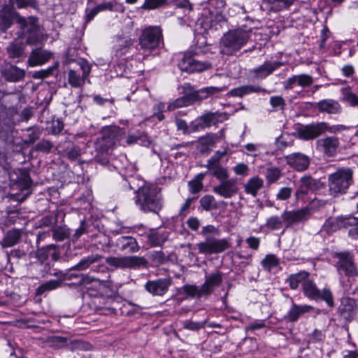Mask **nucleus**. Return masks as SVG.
<instances>
[{
	"label": "nucleus",
	"mask_w": 358,
	"mask_h": 358,
	"mask_svg": "<svg viewBox=\"0 0 358 358\" xmlns=\"http://www.w3.org/2000/svg\"><path fill=\"white\" fill-rule=\"evenodd\" d=\"M136 203L144 212L157 213L162 208L160 189L152 185H145L136 190Z\"/></svg>",
	"instance_id": "obj_1"
},
{
	"label": "nucleus",
	"mask_w": 358,
	"mask_h": 358,
	"mask_svg": "<svg viewBox=\"0 0 358 358\" xmlns=\"http://www.w3.org/2000/svg\"><path fill=\"white\" fill-rule=\"evenodd\" d=\"M102 137L96 143L98 154L96 157L99 159L101 156L108 155L115 147L119 145L125 135L123 129L117 126H108L101 130Z\"/></svg>",
	"instance_id": "obj_2"
},
{
	"label": "nucleus",
	"mask_w": 358,
	"mask_h": 358,
	"mask_svg": "<svg viewBox=\"0 0 358 358\" xmlns=\"http://www.w3.org/2000/svg\"><path fill=\"white\" fill-rule=\"evenodd\" d=\"M353 170L350 167H341L328 176L329 192L334 196L344 194L353 183Z\"/></svg>",
	"instance_id": "obj_3"
},
{
	"label": "nucleus",
	"mask_w": 358,
	"mask_h": 358,
	"mask_svg": "<svg viewBox=\"0 0 358 358\" xmlns=\"http://www.w3.org/2000/svg\"><path fill=\"white\" fill-rule=\"evenodd\" d=\"M249 33L242 29L229 31L220 39V52L232 55L239 50L248 41Z\"/></svg>",
	"instance_id": "obj_4"
},
{
	"label": "nucleus",
	"mask_w": 358,
	"mask_h": 358,
	"mask_svg": "<svg viewBox=\"0 0 358 358\" xmlns=\"http://www.w3.org/2000/svg\"><path fill=\"white\" fill-rule=\"evenodd\" d=\"M17 23L22 30V34L26 37V43L27 44L36 45L43 39L37 18L34 17L28 18L18 17L17 18Z\"/></svg>",
	"instance_id": "obj_5"
},
{
	"label": "nucleus",
	"mask_w": 358,
	"mask_h": 358,
	"mask_svg": "<svg viewBox=\"0 0 358 358\" xmlns=\"http://www.w3.org/2000/svg\"><path fill=\"white\" fill-rule=\"evenodd\" d=\"M106 264L115 269H138L147 267L148 262L144 257L120 256L108 257L105 259Z\"/></svg>",
	"instance_id": "obj_6"
},
{
	"label": "nucleus",
	"mask_w": 358,
	"mask_h": 358,
	"mask_svg": "<svg viewBox=\"0 0 358 358\" xmlns=\"http://www.w3.org/2000/svg\"><path fill=\"white\" fill-rule=\"evenodd\" d=\"M163 41L162 30L158 26L145 28L139 37V45L144 50L151 51L159 46Z\"/></svg>",
	"instance_id": "obj_7"
},
{
	"label": "nucleus",
	"mask_w": 358,
	"mask_h": 358,
	"mask_svg": "<svg viewBox=\"0 0 358 358\" xmlns=\"http://www.w3.org/2000/svg\"><path fill=\"white\" fill-rule=\"evenodd\" d=\"M357 223L356 217L352 215H341L327 219L322 224L320 233L331 235L341 229L352 228Z\"/></svg>",
	"instance_id": "obj_8"
},
{
	"label": "nucleus",
	"mask_w": 358,
	"mask_h": 358,
	"mask_svg": "<svg viewBox=\"0 0 358 358\" xmlns=\"http://www.w3.org/2000/svg\"><path fill=\"white\" fill-rule=\"evenodd\" d=\"M303 294L311 300H323L330 307L334 306L333 294L328 288H324L321 292L315 283L309 278L304 282L302 287Z\"/></svg>",
	"instance_id": "obj_9"
},
{
	"label": "nucleus",
	"mask_w": 358,
	"mask_h": 358,
	"mask_svg": "<svg viewBox=\"0 0 358 358\" xmlns=\"http://www.w3.org/2000/svg\"><path fill=\"white\" fill-rule=\"evenodd\" d=\"M199 253L205 255L219 254L231 247L229 241L226 238L207 237L205 241L196 245Z\"/></svg>",
	"instance_id": "obj_10"
},
{
	"label": "nucleus",
	"mask_w": 358,
	"mask_h": 358,
	"mask_svg": "<svg viewBox=\"0 0 358 358\" xmlns=\"http://www.w3.org/2000/svg\"><path fill=\"white\" fill-rule=\"evenodd\" d=\"M227 119L225 113L220 112H206L191 122V131H198L215 125Z\"/></svg>",
	"instance_id": "obj_11"
},
{
	"label": "nucleus",
	"mask_w": 358,
	"mask_h": 358,
	"mask_svg": "<svg viewBox=\"0 0 358 358\" xmlns=\"http://www.w3.org/2000/svg\"><path fill=\"white\" fill-rule=\"evenodd\" d=\"M79 66V71L70 69L68 72V82L74 88L83 86L91 72V64L88 62L82 60Z\"/></svg>",
	"instance_id": "obj_12"
},
{
	"label": "nucleus",
	"mask_w": 358,
	"mask_h": 358,
	"mask_svg": "<svg viewBox=\"0 0 358 358\" xmlns=\"http://www.w3.org/2000/svg\"><path fill=\"white\" fill-rule=\"evenodd\" d=\"M336 267L339 272H343L348 277H358V270L355 264L354 256L349 252L336 254Z\"/></svg>",
	"instance_id": "obj_13"
},
{
	"label": "nucleus",
	"mask_w": 358,
	"mask_h": 358,
	"mask_svg": "<svg viewBox=\"0 0 358 358\" xmlns=\"http://www.w3.org/2000/svg\"><path fill=\"white\" fill-rule=\"evenodd\" d=\"M178 67L182 71L192 73L210 69L212 67V64L208 62L196 60L191 55L185 53L180 60Z\"/></svg>",
	"instance_id": "obj_14"
},
{
	"label": "nucleus",
	"mask_w": 358,
	"mask_h": 358,
	"mask_svg": "<svg viewBox=\"0 0 358 358\" xmlns=\"http://www.w3.org/2000/svg\"><path fill=\"white\" fill-rule=\"evenodd\" d=\"M327 122H318L301 127L298 130V135L301 139L305 141L313 140L324 134Z\"/></svg>",
	"instance_id": "obj_15"
},
{
	"label": "nucleus",
	"mask_w": 358,
	"mask_h": 358,
	"mask_svg": "<svg viewBox=\"0 0 358 358\" xmlns=\"http://www.w3.org/2000/svg\"><path fill=\"white\" fill-rule=\"evenodd\" d=\"M213 191L225 199L231 198L238 192L237 180L235 178H227L222 180L218 185L213 187Z\"/></svg>",
	"instance_id": "obj_16"
},
{
	"label": "nucleus",
	"mask_w": 358,
	"mask_h": 358,
	"mask_svg": "<svg viewBox=\"0 0 358 358\" xmlns=\"http://www.w3.org/2000/svg\"><path fill=\"white\" fill-rule=\"evenodd\" d=\"M172 280L170 278L149 280L145 285V289L152 296H164L169 289Z\"/></svg>",
	"instance_id": "obj_17"
},
{
	"label": "nucleus",
	"mask_w": 358,
	"mask_h": 358,
	"mask_svg": "<svg viewBox=\"0 0 358 358\" xmlns=\"http://www.w3.org/2000/svg\"><path fill=\"white\" fill-rule=\"evenodd\" d=\"M310 210L303 208L296 210H285L282 213V218L287 226L307 221L310 217Z\"/></svg>",
	"instance_id": "obj_18"
},
{
	"label": "nucleus",
	"mask_w": 358,
	"mask_h": 358,
	"mask_svg": "<svg viewBox=\"0 0 358 358\" xmlns=\"http://www.w3.org/2000/svg\"><path fill=\"white\" fill-rule=\"evenodd\" d=\"M323 153L329 157H334L340 147V140L336 136H325L317 141Z\"/></svg>",
	"instance_id": "obj_19"
},
{
	"label": "nucleus",
	"mask_w": 358,
	"mask_h": 358,
	"mask_svg": "<svg viewBox=\"0 0 358 358\" xmlns=\"http://www.w3.org/2000/svg\"><path fill=\"white\" fill-rule=\"evenodd\" d=\"M108 245H115L120 251L127 253L136 252L139 250L138 243L132 236H120L114 243L109 241Z\"/></svg>",
	"instance_id": "obj_20"
},
{
	"label": "nucleus",
	"mask_w": 358,
	"mask_h": 358,
	"mask_svg": "<svg viewBox=\"0 0 358 358\" xmlns=\"http://www.w3.org/2000/svg\"><path fill=\"white\" fill-rule=\"evenodd\" d=\"M287 164L299 171L308 169L310 159L307 155L301 152H294L285 157Z\"/></svg>",
	"instance_id": "obj_21"
},
{
	"label": "nucleus",
	"mask_w": 358,
	"mask_h": 358,
	"mask_svg": "<svg viewBox=\"0 0 358 358\" xmlns=\"http://www.w3.org/2000/svg\"><path fill=\"white\" fill-rule=\"evenodd\" d=\"M52 53L41 48H37L31 50L27 64L29 66H41L50 59Z\"/></svg>",
	"instance_id": "obj_22"
},
{
	"label": "nucleus",
	"mask_w": 358,
	"mask_h": 358,
	"mask_svg": "<svg viewBox=\"0 0 358 358\" xmlns=\"http://www.w3.org/2000/svg\"><path fill=\"white\" fill-rule=\"evenodd\" d=\"M282 65L280 62H265L262 65L250 70V73H253L256 78L264 79Z\"/></svg>",
	"instance_id": "obj_23"
},
{
	"label": "nucleus",
	"mask_w": 358,
	"mask_h": 358,
	"mask_svg": "<svg viewBox=\"0 0 358 358\" xmlns=\"http://www.w3.org/2000/svg\"><path fill=\"white\" fill-rule=\"evenodd\" d=\"M11 180L15 181L22 189H27L31 185L29 173L24 169H17L10 173Z\"/></svg>",
	"instance_id": "obj_24"
},
{
	"label": "nucleus",
	"mask_w": 358,
	"mask_h": 358,
	"mask_svg": "<svg viewBox=\"0 0 358 358\" xmlns=\"http://www.w3.org/2000/svg\"><path fill=\"white\" fill-rule=\"evenodd\" d=\"M222 282V273L217 271L215 273L206 275L205 282L202 285L203 293H205L208 296L213 292L214 289L220 286Z\"/></svg>",
	"instance_id": "obj_25"
},
{
	"label": "nucleus",
	"mask_w": 358,
	"mask_h": 358,
	"mask_svg": "<svg viewBox=\"0 0 358 358\" xmlns=\"http://www.w3.org/2000/svg\"><path fill=\"white\" fill-rule=\"evenodd\" d=\"M22 236V231L21 229L13 228L8 230L0 241V245L3 249L13 247L20 243Z\"/></svg>",
	"instance_id": "obj_26"
},
{
	"label": "nucleus",
	"mask_w": 358,
	"mask_h": 358,
	"mask_svg": "<svg viewBox=\"0 0 358 358\" xmlns=\"http://www.w3.org/2000/svg\"><path fill=\"white\" fill-rule=\"evenodd\" d=\"M313 310V307L309 305H296L293 303L285 316L286 320L290 322H296L301 316Z\"/></svg>",
	"instance_id": "obj_27"
},
{
	"label": "nucleus",
	"mask_w": 358,
	"mask_h": 358,
	"mask_svg": "<svg viewBox=\"0 0 358 358\" xmlns=\"http://www.w3.org/2000/svg\"><path fill=\"white\" fill-rule=\"evenodd\" d=\"M2 74L7 81L17 83L24 78L25 71L16 66L10 65L3 71Z\"/></svg>",
	"instance_id": "obj_28"
},
{
	"label": "nucleus",
	"mask_w": 358,
	"mask_h": 358,
	"mask_svg": "<svg viewBox=\"0 0 358 358\" xmlns=\"http://www.w3.org/2000/svg\"><path fill=\"white\" fill-rule=\"evenodd\" d=\"M319 111L328 114H338L341 112V107L338 102L333 99H324L317 103Z\"/></svg>",
	"instance_id": "obj_29"
},
{
	"label": "nucleus",
	"mask_w": 358,
	"mask_h": 358,
	"mask_svg": "<svg viewBox=\"0 0 358 358\" xmlns=\"http://www.w3.org/2000/svg\"><path fill=\"white\" fill-rule=\"evenodd\" d=\"M24 45L18 41L10 43L6 48L8 57L19 61L24 55Z\"/></svg>",
	"instance_id": "obj_30"
},
{
	"label": "nucleus",
	"mask_w": 358,
	"mask_h": 358,
	"mask_svg": "<svg viewBox=\"0 0 358 358\" xmlns=\"http://www.w3.org/2000/svg\"><path fill=\"white\" fill-rule=\"evenodd\" d=\"M310 273L308 272L303 271L297 273L291 274L286 280V282L289 283L291 289H296L300 284L303 287L304 282L308 279Z\"/></svg>",
	"instance_id": "obj_31"
},
{
	"label": "nucleus",
	"mask_w": 358,
	"mask_h": 358,
	"mask_svg": "<svg viewBox=\"0 0 358 358\" xmlns=\"http://www.w3.org/2000/svg\"><path fill=\"white\" fill-rule=\"evenodd\" d=\"M204 166L208 169L210 175H211L213 177H215L220 182L225 179H227L229 177V174L227 169L221 166L220 164H206L204 165Z\"/></svg>",
	"instance_id": "obj_32"
},
{
	"label": "nucleus",
	"mask_w": 358,
	"mask_h": 358,
	"mask_svg": "<svg viewBox=\"0 0 358 358\" xmlns=\"http://www.w3.org/2000/svg\"><path fill=\"white\" fill-rule=\"evenodd\" d=\"M263 91H264V90L262 89L259 85H243L239 87L231 90L230 91V94L232 96L243 97V96L247 94H250L252 93H259Z\"/></svg>",
	"instance_id": "obj_33"
},
{
	"label": "nucleus",
	"mask_w": 358,
	"mask_h": 358,
	"mask_svg": "<svg viewBox=\"0 0 358 358\" xmlns=\"http://www.w3.org/2000/svg\"><path fill=\"white\" fill-rule=\"evenodd\" d=\"M102 259V256L98 254L91 255L82 259L72 269L84 271L90 268L92 264L98 262Z\"/></svg>",
	"instance_id": "obj_34"
},
{
	"label": "nucleus",
	"mask_w": 358,
	"mask_h": 358,
	"mask_svg": "<svg viewBox=\"0 0 358 358\" xmlns=\"http://www.w3.org/2000/svg\"><path fill=\"white\" fill-rule=\"evenodd\" d=\"M294 0H263L264 4L270 6L269 10L277 12L289 7Z\"/></svg>",
	"instance_id": "obj_35"
},
{
	"label": "nucleus",
	"mask_w": 358,
	"mask_h": 358,
	"mask_svg": "<svg viewBox=\"0 0 358 358\" xmlns=\"http://www.w3.org/2000/svg\"><path fill=\"white\" fill-rule=\"evenodd\" d=\"M262 186L263 180L258 177H254L249 180V181L245 185V189L248 194H250L253 196H255Z\"/></svg>",
	"instance_id": "obj_36"
},
{
	"label": "nucleus",
	"mask_w": 358,
	"mask_h": 358,
	"mask_svg": "<svg viewBox=\"0 0 358 358\" xmlns=\"http://www.w3.org/2000/svg\"><path fill=\"white\" fill-rule=\"evenodd\" d=\"M191 94L189 93L182 97L176 99L173 103H171L167 108L169 110H173L178 108L186 107L193 104Z\"/></svg>",
	"instance_id": "obj_37"
},
{
	"label": "nucleus",
	"mask_w": 358,
	"mask_h": 358,
	"mask_svg": "<svg viewBox=\"0 0 358 358\" xmlns=\"http://www.w3.org/2000/svg\"><path fill=\"white\" fill-rule=\"evenodd\" d=\"M62 281L59 280H48L43 284H41L37 289H36V294L37 295H42L46 292L52 291L57 287H59L61 285Z\"/></svg>",
	"instance_id": "obj_38"
},
{
	"label": "nucleus",
	"mask_w": 358,
	"mask_h": 358,
	"mask_svg": "<svg viewBox=\"0 0 358 358\" xmlns=\"http://www.w3.org/2000/svg\"><path fill=\"white\" fill-rule=\"evenodd\" d=\"M184 292L191 297L201 299L203 296H208L207 294L203 293V287H197L196 285H186L183 287Z\"/></svg>",
	"instance_id": "obj_39"
},
{
	"label": "nucleus",
	"mask_w": 358,
	"mask_h": 358,
	"mask_svg": "<svg viewBox=\"0 0 358 358\" xmlns=\"http://www.w3.org/2000/svg\"><path fill=\"white\" fill-rule=\"evenodd\" d=\"M300 182L309 192H314L320 188L319 181L310 176L302 177Z\"/></svg>",
	"instance_id": "obj_40"
},
{
	"label": "nucleus",
	"mask_w": 358,
	"mask_h": 358,
	"mask_svg": "<svg viewBox=\"0 0 358 358\" xmlns=\"http://www.w3.org/2000/svg\"><path fill=\"white\" fill-rule=\"evenodd\" d=\"M201 206L206 211H210L217 208L215 199L213 195H205L199 201Z\"/></svg>",
	"instance_id": "obj_41"
},
{
	"label": "nucleus",
	"mask_w": 358,
	"mask_h": 358,
	"mask_svg": "<svg viewBox=\"0 0 358 358\" xmlns=\"http://www.w3.org/2000/svg\"><path fill=\"white\" fill-rule=\"evenodd\" d=\"M279 264L278 258L274 255H267L262 261V266L267 271H271Z\"/></svg>",
	"instance_id": "obj_42"
},
{
	"label": "nucleus",
	"mask_w": 358,
	"mask_h": 358,
	"mask_svg": "<svg viewBox=\"0 0 358 358\" xmlns=\"http://www.w3.org/2000/svg\"><path fill=\"white\" fill-rule=\"evenodd\" d=\"M282 176L280 169L277 167H269L266 171V179L268 184H272L278 181Z\"/></svg>",
	"instance_id": "obj_43"
},
{
	"label": "nucleus",
	"mask_w": 358,
	"mask_h": 358,
	"mask_svg": "<svg viewBox=\"0 0 358 358\" xmlns=\"http://www.w3.org/2000/svg\"><path fill=\"white\" fill-rule=\"evenodd\" d=\"M342 95L343 101L350 106H358V96L349 89H343Z\"/></svg>",
	"instance_id": "obj_44"
},
{
	"label": "nucleus",
	"mask_w": 358,
	"mask_h": 358,
	"mask_svg": "<svg viewBox=\"0 0 358 358\" xmlns=\"http://www.w3.org/2000/svg\"><path fill=\"white\" fill-rule=\"evenodd\" d=\"M283 219L278 216H271L267 219L266 227L271 230H279L282 228Z\"/></svg>",
	"instance_id": "obj_45"
},
{
	"label": "nucleus",
	"mask_w": 358,
	"mask_h": 358,
	"mask_svg": "<svg viewBox=\"0 0 358 358\" xmlns=\"http://www.w3.org/2000/svg\"><path fill=\"white\" fill-rule=\"evenodd\" d=\"M52 236L57 241H62L69 238L70 231L67 228L57 227L52 229Z\"/></svg>",
	"instance_id": "obj_46"
},
{
	"label": "nucleus",
	"mask_w": 358,
	"mask_h": 358,
	"mask_svg": "<svg viewBox=\"0 0 358 358\" xmlns=\"http://www.w3.org/2000/svg\"><path fill=\"white\" fill-rule=\"evenodd\" d=\"M58 67V63H56L54 66H50L46 69H42L40 71H35L33 73L32 77L34 79H44L49 77L53 73V71Z\"/></svg>",
	"instance_id": "obj_47"
},
{
	"label": "nucleus",
	"mask_w": 358,
	"mask_h": 358,
	"mask_svg": "<svg viewBox=\"0 0 358 358\" xmlns=\"http://www.w3.org/2000/svg\"><path fill=\"white\" fill-rule=\"evenodd\" d=\"M149 257L156 265L164 264L168 260L162 251H153L149 254Z\"/></svg>",
	"instance_id": "obj_48"
},
{
	"label": "nucleus",
	"mask_w": 358,
	"mask_h": 358,
	"mask_svg": "<svg viewBox=\"0 0 358 358\" xmlns=\"http://www.w3.org/2000/svg\"><path fill=\"white\" fill-rule=\"evenodd\" d=\"M200 234L207 238V237H213V236H220V230L213 225L208 224L203 227Z\"/></svg>",
	"instance_id": "obj_49"
},
{
	"label": "nucleus",
	"mask_w": 358,
	"mask_h": 358,
	"mask_svg": "<svg viewBox=\"0 0 358 358\" xmlns=\"http://www.w3.org/2000/svg\"><path fill=\"white\" fill-rule=\"evenodd\" d=\"M50 345L55 348H62L67 343V338L62 336H51L48 339Z\"/></svg>",
	"instance_id": "obj_50"
},
{
	"label": "nucleus",
	"mask_w": 358,
	"mask_h": 358,
	"mask_svg": "<svg viewBox=\"0 0 358 358\" xmlns=\"http://www.w3.org/2000/svg\"><path fill=\"white\" fill-rule=\"evenodd\" d=\"M190 94L192 98L193 103H195L196 101H200L210 96V94L208 93L207 87H204L199 90L192 92Z\"/></svg>",
	"instance_id": "obj_51"
},
{
	"label": "nucleus",
	"mask_w": 358,
	"mask_h": 358,
	"mask_svg": "<svg viewBox=\"0 0 358 358\" xmlns=\"http://www.w3.org/2000/svg\"><path fill=\"white\" fill-rule=\"evenodd\" d=\"M206 321L203 322H194L192 320H185L182 323V326L185 329L190 331H198L202 328H204Z\"/></svg>",
	"instance_id": "obj_52"
},
{
	"label": "nucleus",
	"mask_w": 358,
	"mask_h": 358,
	"mask_svg": "<svg viewBox=\"0 0 358 358\" xmlns=\"http://www.w3.org/2000/svg\"><path fill=\"white\" fill-rule=\"evenodd\" d=\"M53 148V144L48 140L42 139L36 145L35 150L36 151L49 153L52 148Z\"/></svg>",
	"instance_id": "obj_53"
},
{
	"label": "nucleus",
	"mask_w": 358,
	"mask_h": 358,
	"mask_svg": "<svg viewBox=\"0 0 358 358\" xmlns=\"http://www.w3.org/2000/svg\"><path fill=\"white\" fill-rule=\"evenodd\" d=\"M29 257H34L36 259V262H34V266L36 267V264L38 263H48V254L46 251L44 250H38L36 253L30 252L29 254Z\"/></svg>",
	"instance_id": "obj_54"
},
{
	"label": "nucleus",
	"mask_w": 358,
	"mask_h": 358,
	"mask_svg": "<svg viewBox=\"0 0 358 358\" xmlns=\"http://www.w3.org/2000/svg\"><path fill=\"white\" fill-rule=\"evenodd\" d=\"M89 226L85 220L80 222L79 227L75 231V233L72 236L73 241H77L83 234L87 232Z\"/></svg>",
	"instance_id": "obj_55"
},
{
	"label": "nucleus",
	"mask_w": 358,
	"mask_h": 358,
	"mask_svg": "<svg viewBox=\"0 0 358 358\" xmlns=\"http://www.w3.org/2000/svg\"><path fill=\"white\" fill-rule=\"evenodd\" d=\"M217 138L216 135L208 134L206 136L199 138V142L202 145L210 146L213 145L216 142Z\"/></svg>",
	"instance_id": "obj_56"
},
{
	"label": "nucleus",
	"mask_w": 358,
	"mask_h": 358,
	"mask_svg": "<svg viewBox=\"0 0 358 358\" xmlns=\"http://www.w3.org/2000/svg\"><path fill=\"white\" fill-rule=\"evenodd\" d=\"M148 241L152 246H158L164 242L163 237L158 233H152L149 234Z\"/></svg>",
	"instance_id": "obj_57"
},
{
	"label": "nucleus",
	"mask_w": 358,
	"mask_h": 358,
	"mask_svg": "<svg viewBox=\"0 0 358 358\" xmlns=\"http://www.w3.org/2000/svg\"><path fill=\"white\" fill-rule=\"evenodd\" d=\"M166 2V0H145L143 8L145 9H155Z\"/></svg>",
	"instance_id": "obj_58"
},
{
	"label": "nucleus",
	"mask_w": 358,
	"mask_h": 358,
	"mask_svg": "<svg viewBox=\"0 0 358 358\" xmlns=\"http://www.w3.org/2000/svg\"><path fill=\"white\" fill-rule=\"evenodd\" d=\"M176 124L177 127V129L179 131H182L184 134H187L192 132L191 131V124L189 125V129L187 122L182 119L176 117Z\"/></svg>",
	"instance_id": "obj_59"
},
{
	"label": "nucleus",
	"mask_w": 358,
	"mask_h": 358,
	"mask_svg": "<svg viewBox=\"0 0 358 358\" xmlns=\"http://www.w3.org/2000/svg\"><path fill=\"white\" fill-rule=\"evenodd\" d=\"M164 104L159 103L153 106V116L157 117L159 121H162L164 119L163 111L164 109Z\"/></svg>",
	"instance_id": "obj_60"
},
{
	"label": "nucleus",
	"mask_w": 358,
	"mask_h": 358,
	"mask_svg": "<svg viewBox=\"0 0 358 358\" xmlns=\"http://www.w3.org/2000/svg\"><path fill=\"white\" fill-rule=\"evenodd\" d=\"M227 154V151L224 149L223 151H217L207 162V164H220V161Z\"/></svg>",
	"instance_id": "obj_61"
},
{
	"label": "nucleus",
	"mask_w": 358,
	"mask_h": 358,
	"mask_svg": "<svg viewBox=\"0 0 358 358\" xmlns=\"http://www.w3.org/2000/svg\"><path fill=\"white\" fill-rule=\"evenodd\" d=\"M12 24V20L10 16L5 14L0 15V31H6Z\"/></svg>",
	"instance_id": "obj_62"
},
{
	"label": "nucleus",
	"mask_w": 358,
	"mask_h": 358,
	"mask_svg": "<svg viewBox=\"0 0 358 358\" xmlns=\"http://www.w3.org/2000/svg\"><path fill=\"white\" fill-rule=\"evenodd\" d=\"M81 155V149L79 146L75 145L66 152L67 157L71 160L77 159Z\"/></svg>",
	"instance_id": "obj_63"
},
{
	"label": "nucleus",
	"mask_w": 358,
	"mask_h": 358,
	"mask_svg": "<svg viewBox=\"0 0 358 358\" xmlns=\"http://www.w3.org/2000/svg\"><path fill=\"white\" fill-rule=\"evenodd\" d=\"M292 189L290 187H282L281 188L278 194H277V199L281 201H285L288 199L292 194Z\"/></svg>",
	"instance_id": "obj_64"
}]
</instances>
